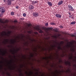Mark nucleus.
<instances>
[{
    "instance_id": "c9c22d12",
    "label": "nucleus",
    "mask_w": 76,
    "mask_h": 76,
    "mask_svg": "<svg viewBox=\"0 0 76 76\" xmlns=\"http://www.w3.org/2000/svg\"><path fill=\"white\" fill-rule=\"evenodd\" d=\"M3 1L4 3H6L7 1V0H3Z\"/></svg>"
},
{
    "instance_id": "aec40b11",
    "label": "nucleus",
    "mask_w": 76,
    "mask_h": 76,
    "mask_svg": "<svg viewBox=\"0 0 76 76\" xmlns=\"http://www.w3.org/2000/svg\"><path fill=\"white\" fill-rule=\"evenodd\" d=\"M75 23H76V22H75V21H73L71 23V25H75Z\"/></svg>"
},
{
    "instance_id": "4c0bfd02",
    "label": "nucleus",
    "mask_w": 76,
    "mask_h": 76,
    "mask_svg": "<svg viewBox=\"0 0 76 76\" xmlns=\"http://www.w3.org/2000/svg\"><path fill=\"white\" fill-rule=\"evenodd\" d=\"M54 31H55V32H57V30L56 29H55L54 30Z\"/></svg>"
},
{
    "instance_id": "052dcab7",
    "label": "nucleus",
    "mask_w": 76,
    "mask_h": 76,
    "mask_svg": "<svg viewBox=\"0 0 76 76\" xmlns=\"http://www.w3.org/2000/svg\"><path fill=\"white\" fill-rule=\"evenodd\" d=\"M60 67H61L62 66H60Z\"/></svg>"
},
{
    "instance_id": "a19ab883",
    "label": "nucleus",
    "mask_w": 76,
    "mask_h": 76,
    "mask_svg": "<svg viewBox=\"0 0 76 76\" xmlns=\"http://www.w3.org/2000/svg\"><path fill=\"white\" fill-rule=\"evenodd\" d=\"M56 47V46L55 45H54V46H52V47H53H53Z\"/></svg>"
},
{
    "instance_id": "2eb2a0df",
    "label": "nucleus",
    "mask_w": 76,
    "mask_h": 76,
    "mask_svg": "<svg viewBox=\"0 0 76 76\" xmlns=\"http://www.w3.org/2000/svg\"><path fill=\"white\" fill-rule=\"evenodd\" d=\"M65 64L66 65H68L69 66H70V62L69 61H67L65 62Z\"/></svg>"
},
{
    "instance_id": "37998d69",
    "label": "nucleus",
    "mask_w": 76,
    "mask_h": 76,
    "mask_svg": "<svg viewBox=\"0 0 76 76\" xmlns=\"http://www.w3.org/2000/svg\"><path fill=\"white\" fill-rule=\"evenodd\" d=\"M54 37L55 38H57V36H54Z\"/></svg>"
},
{
    "instance_id": "e2e57ef3",
    "label": "nucleus",
    "mask_w": 76,
    "mask_h": 76,
    "mask_svg": "<svg viewBox=\"0 0 76 76\" xmlns=\"http://www.w3.org/2000/svg\"><path fill=\"white\" fill-rule=\"evenodd\" d=\"M37 73H38V72H37L36 74H37Z\"/></svg>"
},
{
    "instance_id": "423d86ee",
    "label": "nucleus",
    "mask_w": 76,
    "mask_h": 76,
    "mask_svg": "<svg viewBox=\"0 0 76 76\" xmlns=\"http://www.w3.org/2000/svg\"><path fill=\"white\" fill-rule=\"evenodd\" d=\"M38 13L37 12H33V16L34 17H37L38 16Z\"/></svg>"
},
{
    "instance_id": "338daca9",
    "label": "nucleus",
    "mask_w": 76,
    "mask_h": 76,
    "mask_svg": "<svg viewBox=\"0 0 76 76\" xmlns=\"http://www.w3.org/2000/svg\"><path fill=\"white\" fill-rule=\"evenodd\" d=\"M59 62H60V61H59Z\"/></svg>"
},
{
    "instance_id": "b1692460",
    "label": "nucleus",
    "mask_w": 76,
    "mask_h": 76,
    "mask_svg": "<svg viewBox=\"0 0 76 76\" xmlns=\"http://www.w3.org/2000/svg\"><path fill=\"white\" fill-rule=\"evenodd\" d=\"M27 25L28 27H30V26H31V23L28 24Z\"/></svg>"
},
{
    "instance_id": "f3484780",
    "label": "nucleus",
    "mask_w": 76,
    "mask_h": 76,
    "mask_svg": "<svg viewBox=\"0 0 76 76\" xmlns=\"http://www.w3.org/2000/svg\"><path fill=\"white\" fill-rule=\"evenodd\" d=\"M19 72L20 73V74L19 75V76H23V74L22 73V70H20V71H19Z\"/></svg>"
},
{
    "instance_id": "c03bdc74",
    "label": "nucleus",
    "mask_w": 76,
    "mask_h": 76,
    "mask_svg": "<svg viewBox=\"0 0 76 76\" xmlns=\"http://www.w3.org/2000/svg\"><path fill=\"white\" fill-rule=\"evenodd\" d=\"M69 15H71V13L70 12H69Z\"/></svg>"
},
{
    "instance_id": "cd10ccee",
    "label": "nucleus",
    "mask_w": 76,
    "mask_h": 76,
    "mask_svg": "<svg viewBox=\"0 0 76 76\" xmlns=\"http://www.w3.org/2000/svg\"><path fill=\"white\" fill-rule=\"evenodd\" d=\"M45 26H48V23H45Z\"/></svg>"
},
{
    "instance_id": "a878e982",
    "label": "nucleus",
    "mask_w": 76,
    "mask_h": 76,
    "mask_svg": "<svg viewBox=\"0 0 76 76\" xmlns=\"http://www.w3.org/2000/svg\"><path fill=\"white\" fill-rule=\"evenodd\" d=\"M11 32H12V31H8V32L7 33V34H11Z\"/></svg>"
},
{
    "instance_id": "1a4fd4ad",
    "label": "nucleus",
    "mask_w": 76,
    "mask_h": 76,
    "mask_svg": "<svg viewBox=\"0 0 76 76\" xmlns=\"http://www.w3.org/2000/svg\"><path fill=\"white\" fill-rule=\"evenodd\" d=\"M55 16L56 18H61L62 16L61 15L59 14H56Z\"/></svg>"
},
{
    "instance_id": "4d7b16f0",
    "label": "nucleus",
    "mask_w": 76,
    "mask_h": 76,
    "mask_svg": "<svg viewBox=\"0 0 76 76\" xmlns=\"http://www.w3.org/2000/svg\"><path fill=\"white\" fill-rule=\"evenodd\" d=\"M56 72H58V71H57V70H56Z\"/></svg>"
},
{
    "instance_id": "3c124183",
    "label": "nucleus",
    "mask_w": 76,
    "mask_h": 76,
    "mask_svg": "<svg viewBox=\"0 0 76 76\" xmlns=\"http://www.w3.org/2000/svg\"><path fill=\"white\" fill-rule=\"evenodd\" d=\"M1 63H3V62L2 61H1V62H0Z\"/></svg>"
},
{
    "instance_id": "412c9836",
    "label": "nucleus",
    "mask_w": 76,
    "mask_h": 76,
    "mask_svg": "<svg viewBox=\"0 0 76 76\" xmlns=\"http://www.w3.org/2000/svg\"><path fill=\"white\" fill-rule=\"evenodd\" d=\"M50 24L52 25H56V23H54L53 22H51L50 23Z\"/></svg>"
},
{
    "instance_id": "20e7f679",
    "label": "nucleus",
    "mask_w": 76,
    "mask_h": 76,
    "mask_svg": "<svg viewBox=\"0 0 76 76\" xmlns=\"http://www.w3.org/2000/svg\"><path fill=\"white\" fill-rule=\"evenodd\" d=\"M36 29H37V30L38 31H39V33H40L41 34H42V33H43V31L42 30H41V29L39 28L38 27H36Z\"/></svg>"
},
{
    "instance_id": "f03ea898",
    "label": "nucleus",
    "mask_w": 76,
    "mask_h": 76,
    "mask_svg": "<svg viewBox=\"0 0 76 76\" xmlns=\"http://www.w3.org/2000/svg\"><path fill=\"white\" fill-rule=\"evenodd\" d=\"M68 7L70 11H73L74 10V8L70 5H68Z\"/></svg>"
},
{
    "instance_id": "72a5a7b5",
    "label": "nucleus",
    "mask_w": 76,
    "mask_h": 76,
    "mask_svg": "<svg viewBox=\"0 0 76 76\" xmlns=\"http://www.w3.org/2000/svg\"><path fill=\"white\" fill-rule=\"evenodd\" d=\"M11 15H14V12H11Z\"/></svg>"
},
{
    "instance_id": "9d476101",
    "label": "nucleus",
    "mask_w": 76,
    "mask_h": 76,
    "mask_svg": "<svg viewBox=\"0 0 76 76\" xmlns=\"http://www.w3.org/2000/svg\"><path fill=\"white\" fill-rule=\"evenodd\" d=\"M34 8V6L32 5H30L28 6V9H30V10H32V9H33Z\"/></svg>"
},
{
    "instance_id": "49530a36",
    "label": "nucleus",
    "mask_w": 76,
    "mask_h": 76,
    "mask_svg": "<svg viewBox=\"0 0 76 76\" xmlns=\"http://www.w3.org/2000/svg\"><path fill=\"white\" fill-rule=\"evenodd\" d=\"M71 36L72 37H75V35H74L73 34H72V35Z\"/></svg>"
},
{
    "instance_id": "393cba45",
    "label": "nucleus",
    "mask_w": 76,
    "mask_h": 76,
    "mask_svg": "<svg viewBox=\"0 0 76 76\" xmlns=\"http://www.w3.org/2000/svg\"><path fill=\"white\" fill-rule=\"evenodd\" d=\"M64 43V42L61 41L60 42V44H61L62 45H63V44Z\"/></svg>"
},
{
    "instance_id": "864d4df0",
    "label": "nucleus",
    "mask_w": 76,
    "mask_h": 76,
    "mask_svg": "<svg viewBox=\"0 0 76 76\" xmlns=\"http://www.w3.org/2000/svg\"><path fill=\"white\" fill-rule=\"evenodd\" d=\"M31 57H33V56L32 55H31Z\"/></svg>"
},
{
    "instance_id": "0e129e2a",
    "label": "nucleus",
    "mask_w": 76,
    "mask_h": 76,
    "mask_svg": "<svg viewBox=\"0 0 76 76\" xmlns=\"http://www.w3.org/2000/svg\"><path fill=\"white\" fill-rule=\"evenodd\" d=\"M23 57H24V56H23Z\"/></svg>"
},
{
    "instance_id": "7c9ffc66",
    "label": "nucleus",
    "mask_w": 76,
    "mask_h": 76,
    "mask_svg": "<svg viewBox=\"0 0 76 76\" xmlns=\"http://www.w3.org/2000/svg\"><path fill=\"white\" fill-rule=\"evenodd\" d=\"M34 34H36V35H38V33L37 32H34Z\"/></svg>"
},
{
    "instance_id": "dca6fc26",
    "label": "nucleus",
    "mask_w": 76,
    "mask_h": 76,
    "mask_svg": "<svg viewBox=\"0 0 76 76\" xmlns=\"http://www.w3.org/2000/svg\"><path fill=\"white\" fill-rule=\"evenodd\" d=\"M48 5L49 6H52L53 4L51 2L48 1Z\"/></svg>"
},
{
    "instance_id": "39448f33",
    "label": "nucleus",
    "mask_w": 76,
    "mask_h": 76,
    "mask_svg": "<svg viewBox=\"0 0 76 76\" xmlns=\"http://www.w3.org/2000/svg\"><path fill=\"white\" fill-rule=\"evenodd\" d=\"M1 10V12L2 13H4V12H5V10H4V7H0V10Z\"/></svg>"
},
{
    "instance_id": "bb28decb",
    "label": "nucleus",
    "mask_w": 76,
    "mask_h": 76,
    "mask_svg": "<svg viewBox=\"0 0 76 76\" xmlns=\"http://www.w3.org/2000/svg\"><path fill=\"white\" fill-rule=\"evenodd\" d=\"M71 51H72V52H74L75 51V49H72Z\"/></svg>"
},
{
    "instance_id": "6e6d98bb",
    "label": "nucleus",
    "mask_w": 76,
    "mask_h": 76,
    "mask_svg": "<svg viewBox=\"0 0 76 76\" xmlns=\"http://www.w3.org/2000/svg\"><path fill=\"white\" fill-rule=\"evenodd\" d=\"M17 38H19V37H17Z\"/></svg>"
},
{
    "instance_id": "9b49d317",
    "label": "nucleus",
    "mask_w": 76,
    "mask_h": 76,
    "mask_svg": "<svg viewBox=\"0 0 76 76\" xmlns=\"http://www.w3.org/2000/svg\"><path fill=\"white\" fill-rule=\"evenodd\" d=\"M26 74L28 76H31L32 74H33V72H30L29 73H28V72H26Z\"/></svg>"
},
{
    "instance_id": "c85d7f7f",
    "label": "nucleus",
    "mask_w": 76,
    "mask_h": 76,
    "mask_svg": "<svg viewBox=\"0 0 76 76\" xmlns=\"http://www.w3.org/2000/svg\"><path fill=\"white\" fill-rule=\"evenodd\" d=\"M7 75H8V76H11V75H10V73H7Z\"/></svg>"
},
{
    "instance_id": "58836bf2",
    "label": "nucleus",
    "mask_w": 76,
    "mask_h": 76,
    "mask_svg": "<svg viewBox=\"0 0 76 76\" xmlns=\"http://www.w3.org/2000/svg\"><path fill=\"white\" fill-rule=\"evenodd\" d=\"M3 16V14H0V17Z\"/></svg>"
},
{
    "instance_id": "774afa93",
    "label": "nucleus",
    "mask_w": 76,
    "mask_h": 76,
    "mask_svg": "<svg viewBox=\"0 0 76 76\" xmlns=\"http://www.w3.org/2000/svg\"><path fill=\"white\" fill-rule=\"evenodd\" d=\"M5 70H6V69H5Z\"/></svg>"
},
{
    "instance_id": "2f4dec72",
    "label": "nucleus",
    "mask_w": 76,
    "mask_h": 76,
    "mask_svg": "<svg viewBox=\"0 0 76 76\" xmlns=\"http://www.w3.org/2000/svg\"><path fill=\"white\" fill-rule=\"evenodd\" d=\"M59 27L60 28H63V26H59Z\"/></svg>"
},
{
    "instance_id": "473e14b6",
    "label": "nucleus",
    "mask_w": 76,
    "mask_h": 76,
    "mask_svg": "<svg viewBox=\"0 0 76 76\" xmlns=\"http://www.w3.org/2000/svg\"><path fill=\"white\" fill-rule=\"evenodd\" d=\"M28 34H31V31H28Z\"/></svg>"
},
{
    "instance_id": "c756f323",
    "label": "nucleus",
    "mask_w": 76,
    "mask_h": 76,
    "mask_svg": "<svg viewBox=\"0 0 76 76\" xmlns=\"http://www.w3.org/2000/svg\"><path fill=\"white\" fill-rule=\"evenodd\" d=\"M1 68H3V66L1 65H0V70H1Z\"/></svg>"
},
{
    "instance_id": "6ab92c4d",
    "label": "nucleus",
    "mask_w": 76,
    "mask_h": 76,
    "mask_svg": "<svg viewBox=\"0 0 76 76\" xmlns=\"http://www.w3.org/2000/svg\"><path fill=\"white\" fill-rule=\"evenodd\" d=\"M46 29H48V30H52V29H53V28L50 27L48 28H47Z\"/></svg>"
},
{
    "instance_id": "a18cd8bd",
    "label": "nucleus",
    "mask_w": 76,
    "mask_h": 76,
    "mask_svg": "<svg viewBox=\"0 0 76 76\" xmlns=\"http://www.w3.org/2000/svg\"><path fill=\"white\" fill-rule=\"evenodd\" d=\"M42 29H44V30L45 29V28H44V27H42Z\"/></svg>"
},
{
    "instance_id": "79ce46f5",
    "label": "nucleus",
    "mask_w": 76,
    "mask_h": 76,
    "mask_svg": "<svg viewBox=\"0 0 76 76\" xmlns=\"http://www.w3.org/2000/svg\"><path fill=\"white\" fill-rule=\"evenodd\" d=\"M16 9H18L19 8V6H16Z\"/></svg>"
},
{
    "instance_id": "ea45409f",
    "label": "nucleus",
    "mask_w": 76,
    "mask_h": 76,
    "mask_svg": "<svg viewBox=\"0 0 76 76\" xmlns=\"http://www.w3.org/2000/svg\"><path fill=\"white\" fill-rule=\"evenodd\" d=\"M14 22L15 23H16V22H17V21L16 20H15L14 21Z\"/></svg>"
},
{
    "instance_id": "f8f14e48",
    "label": "nucleus",
    "mask_w": 76,
    "mask_h": 76,
    "mask_svg": "<svg viewBox=\"0 0 76 76\" xmlns=\"http://www.w3.org/2000/svg\"><path fill=\"white\" fill-rule=\"evenodd\" d=\"M11 2V0H7V3L8 5H11L12 4Z\"/></svg>"
},
{
    "instance_id": "7ed1b4c3",
    "label": "nucleus",
    "mask_w": 76,
    "mask_h": 76,
    "mask_svg": "<svg viewBox=\"0 0 76 76\" xmlns=\"http://www.w3.org/2000/svg\"><path fill=\"white\" fill-rule=\"evenodd\" d=\"M7 35L8 37H9V35L8 34H7V33H6V31H3V32L2 33H1V35L2 37H3L4 35Z\"/></svg>"
},
{
    "instance_id": "680f3d73",
    "label": "nucleus",
    "mask_w": 76,
    "mask_h": 76,
    "mask_svg": "<svg viewBox=\"0 0 76 76\" xmlns=\"http://www.w3.org/2000/svg\"><path fill=\"white\" fill-rule=\"evenodd\" d=\"M15 0H12V1H14Z\"/></svg>"
},
{
    "instance_id": "ddd939ff",
    "label": "nucleus",
    "mask_w": 76,
    "mask_h": 76,
    "mask_svg": "<svg viewBox=\"0 0 76 76\" xmlns=\"http://www.w3.org/2000/svg\"><path fill=\"white\" fill-rule=\"evenodd\" d=\"M38 2V1H32V4H33V5H35V4H37Z\"/></svg>"
},
{
    "instance_id": "09e8293b",
    "label": "nucleus",
    "mask_w": 76,
    "mask_h": 76,
    "mask_svg": "<svg viewBox=\"0 0 76 76\" xmlns=\"http://www.w3.org/2000/svg\"><path fill=\"white\" fill-rule=\"evenodd\" d=\"M4 73H5L4 72H2V74H3V75H4Z\"/></svg>"
},
{
    "instance_id": "4468645a",
    "label": "nucleus",
    "mask_w": 76,
    "mask_h": 76,
    "mask_svg": "<svg viewBox=\"0 0 76 76\" xmlns=\"http://www.w3.org/2000/svg\"><path fill=\"white\" fill-rule=\"evenodd\" d=\"M63 3V1H60L58 2V6H60V5H61Z\"/></svg>"
},
{
    "instance_id": "4be33fe9",
    "label": "nucleus",
    "mask_w": 76,
    "mask_h": 76,
    "mask_svg": "<svg viewBox=\"0 0 76 76\" xmlns=\"http://www.w3.org/2000/svg\"><path fill=\"white\" fill-rule=\"evenodd\" d=\"M11 41L12 43L15 44V42H16V40H11Z\"/></svg>"
},
{
    "instance_id": "13d9d810",
    "label": "nucleus",
    "mask_w": 76,
    "mask_h": 76,
    "mask_svg": "<svg viewBox=\"0 0 76 76\" xmlns=\"http://www.w3.org/2000/svg\"><path fill=\"white\" fill-rule=\"evenodd\" d=\"M1 58H2V59H3V60H4V58H3L2 57Z\"/></svg>"
},
{
    "instance_id": "de8ad7c7",
    "label": "nucleus",
    "mask_w": 76,
    "mask_h": 76,
    "mask_svg": "<svg viewBox=\"0 0 76 76\" xmlns=\"http://www.w3.org/2000/svg\"><path fill=\"white\" fill-rule=\"evenodd\" d=\"M5 41H6V42H8V40H7H7H6Z\"/></svg>"
},
{
    "instance_id": "e433bc0d",
    "label": "nucleus",
    "mask_w": 76,
    "mask_h": 76,
    "mask_svg": "<svg viewBox=\"0 0 76 76\" xmlns=\"http://www.w3.org/2000/svg\"><path fill=\"white\" fill-rule=\"evenodd\" d=\"M70 59H73V56H71L69 58Z\"/></svg>"
},
{
    "instance_id": "0eeeda50",
    "label": "nucleus",
    "mask_w": 76,
    "mask_h": 76,
    "mask_svg": "<svg viewBox=\"0 0 76 76\" xmlns=\"http://www.w3.org/2000/svg\"><path fill=\"white\" fill-rule=\"evenodd\" d=\"M55 43H56V44H58V50H62V48H61V46H60V45H61V44H58V43L55 42Z\"/></svg>"
},
{
    "instance_id": "69168bd1",
    "label": "nucleus",
    "mask_w": 76,
    "mask_h": 76,
    "mask_svg": "<svg viewBox=\"0 0 76 76\" xmlns=\"http://www.w3.org/2000/svg\"><path fill=\"white\" fill-rule=\"evenodd\" d=\"M11 61H12V60H11Z\"/></svg>"
},
{
    "instance_id": "6e6552de",
    "label": "nucleus",
    "mask_w": 76,
    "mask_h": 76,
    "mask_svg": "<svg viewBox=\"0 0 76 76\" xmlns=\"http://www.w3.org/2000/svg\"><path fill=\"white\" fill-rule=\"evenodd\" d=\"M69 42V43H69V45L67 44V46H66V47H67V48H70L71 47V45H72V42Z\"/></svg>"
},
{
    "instance_id": "5fc2aeb1",
    "label": "nucleus",
    "mask_w": 76,
    "mask_h": 76,
    "mask_svg": "<svg viewBox=\"0 0 76 76\" xmlns=\"http://www.w3.org/2000/svg\"><path fill=\"white\" fill-rule=\"evenodd\" d=\"M43 59H46V58H43Z\"/></svg>"
},
{
    "instance_id": "f257e3e1",
    "label": "nucleus",
    "mask_w": 76,
    "mask_h": 76,
    "mask_svg": "<svg viewBox=\"0 0 76 76\" xmlns=\"http://www.w3.org/2000/svg\"><path fill=\"white\" fill-rule=\"evenodd\" d=\"M0 22L3 23V24H5V23H9V20H6L5 21L2 20V19H0Z\"/></svg>"
},
{
    "instance_id": "8fccbe9b",
    "label": "nucleus",
    "mask_w": 76,
    "mask_h": 76,
    "mask_svg": "<svg viewBox=\"0 0 76 76\" xmlns=\"http://www.w3.org/2000/svg\"><path fill=\"white\" fill-rule=\"evenodd\" d=\"M58 37H60V36H61V34H58Z\"/></svg>"
},
{
    "instance_id": "f704fd0d",
    "label": "nucleus",
    "mask_w": 76,
    "mask_h": 76,
    "mask_svg": "<svg viewBox=\"0 0 76 76\" xmlns=\"http://www.w3.org/2000/svg\"><path fill=\"white\" fill-rule=\"evenodd\" d=\"M23 16H24V17H25V16H26V14L23 13Z\"/></svg>"
},
{
    "instance_id": "a211bd4d",
    "label": "nucleus",
    "mask_w": 76,
    "mask_h": 76,
    "mask_svg": "<svg viewBox=\"0 0 76 76\" xmlns=\"http://www.w3.org/2000/svg\"><path fill=\"white\" fill-rule=\"evenodd\" d=\"M69 18H70L71 19H74V17L73 16V15H69Z\"/></svg>"
},
{
    "instance_id": "5701e85b",
    "label": "nucleus",
    "mask_w": 76,
    "mask_h": 76,
    "mask_svg": "<svg viewBox=\"0 0 76 76\" xmlns=\"http://www.w3.org/2000/svg\"><path fill=\"white\" fill-rule=\"evenodd\" d=\"M0 51H1V53H3V55H4L6 54V53H4V52H2V51H1V49H0Z\"/></svg>"
},
{
    "instance_id": "603ef678",
    "label": "nucleus",
    "mask_w": 76,
    "mask_h": 76,
    "mask_svg": "<svg viewBox=\"0 0 76 76\" xmlns=\"http://www.w3.org/2000/svg\"><path fill=\"white\" fill-rule=\"evenodd\" d=\"M74 66H75V67H76V65H75V64H74Z\"/></svg>"
},
{
    "instance_id": "bf43d9fd",
    "label": "nucleus",
    "mask_w": 76,
    "mask_h": 76,
    "mask_svg": "<svg viewBox=\"0 0 76 76\" xmlns=\"http://www.w3.org/2000/svg\"><path fill=\"white\" fill-rule=\"evenodd\" d=\"M4 43L5 44H6V43H5V42H4Z\"/></svg>"
}]
</instances>
